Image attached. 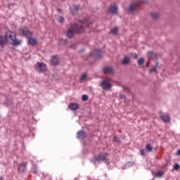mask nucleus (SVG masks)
<instances>
[{
    "label": "nucleus",
    "instance_id": "obj_1",
    "mask_svg": "<svg viewBox=\"0 0 180 180\" xmlns=\"http://www.w3.org/2000/svg\"><path fill=\"white\" fill-rule=\"evenodd\" d=\"M91 22L86 19L75 21L74 23L70 24V27L66 32V36L69 39H72L75 33H84L86 29L91 27Z\"/></svg>",
    "mask_w": 180,
    "mask_h": 180
},
{
    "label": "nucleus",
    "instance_id": "obj_2",
    "mask_svg": "<svg viewBox=\"0 0 180 180\" xmlns=\"http://www.w3.org/2000/svg\"><path fill=\"white\" fill-rule=\"evenodd\" d=\"M4 39L7 43L13 44V46H19L22 43V41L16 39V33L12 31H7Z\"/></svg>",
    "mask_w": 180,
    "mask_h": 180
},
{
    "label": "nucleus",
    "instance_id": "obj_3",
    "mask_svg": "<svg viewBox=\"0 0 180 180\" xmlns=\"http://www.w3.org/2000/svg\"><path fill=\"white\" fill-rule=\"evenodd\" d=\"M20 32L23 36L29 39V44L31 46H36V44H37V40H36V39H32V32L29 31V29L22 27L20 28Z\"/></svg>",
    "mask_w": 180,
    "mask_h": 180
},
{
    "label": "nucleus",
    "instance_id": "obj_4",
    "mask_svg": "<svg viewBox=\"0 0 180 180\" xmlns=\"http://www.w3.org/2000/svg\"><path fill=\"white\" fill-rule=\"evenodd\" d=\"M112 82L113 79H112V78L106 77L100 83V86H101L104 91H110L113 86V85H112Z\"/></svg>",
    "mask_w": 180,
    "mask_h": 180
},
{
    "label": "nucleus",
    "instance_id": "obj_5",
    "mask_svg": "<svg viewBox=\"0 0 180 180\" xmlns=\"http://www.w3.org/2000/svg\"><path fill=\"white\" fill-rule=\"evenodd\" d=\"M108 155H109L108 153H99L91 161L94 164H96V161H98V162H101V161H106V160L108 159Z\"/></svg>",
    "mask_w": 180,
    "mask_h": 180
},
{
    "label": "nucleus",
    "instance_id": "obj_6",
    "mask_svg": "<svg viewBox=\"0 0 180 180\" xmlns=\"http://www.w3.org/2000/svg\"><path fill=\"white\" fill-rule=\"evenodd\" d=\"M36 71L39 73L46 72L47 71V65L41 62H38L34 65Z\"/></svg>",
    "mask_w": 180,
    "mask_h": 180
},
{
    "label": "nucleus",
    "instance_id": "obj_7",
    "mask_svg": "<svg viewBox=\"0 0 180 180\" xmlns=\"http://www.w3.org/2000/svg\"><path fill=\"white\" fill-rule=\"evenodd\" d=\"M27 162H22L19 166H18V172H20V174H25V172H26V171H27Z\"/></svg>",
    "mask_w": 180,
    "mask_h": 180
},
{
    "label": "nucleus",
    "instance_id": "obj_8",
    "mask_svg": "<svg viewBox=\"0 0 180 180\" xmlns=\"http://www.w3.org/2000/svg\"><path fill=\"white\" fill-rule=\"evenodd\" d=\"M103 72L105 75H113L115 70L112 67H105L103 68Z\"/></svg>",
    "mask_w": 180,
    "mask_h": 180
},
{
    "label": "nucleus",
    "instance_id": "obj_9",
    "mask_svg": "<svg viewBox=\"0 0 180 180\" xmlns=\"http://www.w3.org/2000/svg\"><path fill=\"white\" fill-rule=\"evenodd\" d=\"M147 57L149 60H157V58H158L157 53L153 51H149L147 54Z\"/></svg>",
    "mask_w": 180,
    "mask_h": 180
},
{
    "label": "nucleus",
    "instance_id": "obj_10",
    "mask_svg": "<svg viewBox=\"0 0 180 180\" xmlns=\"http://www.w3.org/2000/svg\"><path fill=\"white\" fill-rule=\"evenodd\" d=\"M160 117L162 122H164L165 123H168L169 122V120H171V118L169 117V115L168 114H162Z\"/></svg>",
    "mask_w": 180,
    "mask_h": 180
},
{
    "label": "nucleus",
    "instance_id": "obj_11",
    "mask_svg": "<svg viewBox=\"0 0 180 180\" xmlns=\"http://www.w3.org/2000/svg\"><path fill=\"white\" fill-rule=\"evenodd\" d=\"M51 65H58L60 64V60L57 56H52L51 58Z\"/></svg>",
    "mask_w": 180,
    "mask_h": 180
},
{
    "label": "nucleus",
    "instance_id": "obj_12",
    "mask_svg": "<svg viewBox=\"0 0 180 180\" xmlns=\"http://www.w3.org/2000/svg\"><path fill=\"white\" fill-rule=\"evenodd\" d=\"M86 137V132L84 131H79L77 133V139H85Z\"/></svg>",
    "mask_w": 180,
    "mask_h": 180
},
{
    "label": "nucleus",
    "instance_id": "obj_13",
    "mask_svg": "<svg viewBox=\"0 0 180 180\" xmlns=\"http://www.w3.org/2000/svg\"><path fill=\"white\" fill-rule=\"evenodd\" d=\"M79 9V7L78 6H72L70 8V11L72 15H77V13H78Z\"/></svg>",
    "mask_w": 180,
    "mask_h": 180
},
{
    "label": "nucleus",
    "instance_id": "obj_14",
    "mask_svg": "<svg viewBox=\"0 0 180 180\" xmlns=\"http://www.w3.org/2000/svg\"><path fill=\"white\" fill-rule=\"evenodd\" d=\"M68 108L70 110H77V109H78V104L75 103H70Z\"/></svg>",
    "mask_w": 180,
    "mask_h": 180
},
{
    "label": "nucleus",
    "instance_id": "obj_15",
    "mask_svg": "<svg viewBox=\"0 0 180 180\" xmlns=\"http://www.w3.org/2000/svg\"><path fill=\"white\" fill-rule=\"evenodd\" d=\"M139 8V3H134L130 5L129 10L130 12H134V11H136V8Z\"/></svg>",
    "mask_w": 180,
    "mask_h": 180
},
{
    "label": "nucleus",
    "instance_id": "obj_16",
    "mask_svg": "<svg viewBox=\"0 0 180 180\" xmlns=\"http://www.w3.org/2000/svg\"><path fill=\"white\" fill-rule=\"evenodd\" d=\"M4 46H6V39L5 37L0 35V47H4Z\"/></svg>",
    "mask_w": 180,
    "mask_h": 180
},
{
    "label": "nucleus",
    "instance_id": "obj_17",
    "mask_svg": "<svg viewBox=\"0 0 180 180\" xmlns=\"http://www.w3.org/2000/svg\"><path fill=\"white\" fill-rule=\"evenodd\" d=\"M109 12L112 14L116 13V12H117V6L113 5L110 6L109 7Z\"/></svg>",
    "mask_w": 180,
    "mask_h": 180
},
{
    "label": "nucleus",
    "instance_id": "obj_18",
    "mask_svg": "<svg viewBox=\"0 0 180 180\" xmlns=\"http://www.w3.org/2000/svg\"><path fill=\"white\" fill-rule=\"evenodd\" d=\"M130 63V57L129 56H125L122 60V64L124 65H127Z\"/></svg>",
    "mask_w": 180,
    "mask_h": 180
},
{
    "label": "nucleus",
    "instance_id": "obj_19",
    "mask_svg": "<svg viewBox=\"0 0 180 180\" xmlns=\"http://www.w3.org/2000/svg\"><path fill=\"white\" fill-rule=\"evenodd\" d=\"M94 56L97 58H99V57H101V56H102V51H101L100 49H96L94 51Z\"/></svg>",
    "mask_w": 180,
    "mask_h": 180
},
{
    "label": "nucleus",
    "instance_id": "obj_20",
    "mask_svg": "<svg viewBox=\"0 0 180 180\" xmlns=\"http://www.w3.org/2000/svg\"><path fill=\"white\" fill-rule=\"evenodd\" d=\"M158 65H159L158 62H155V64L154 67H153V68L150 70L149 72H150V74H151V72H157V68H158Z\"/></svg>",
    "mask_w": 180,
    "mask_h": 180
},
{
    "label": "nucleus",
    "instance_id": "obj_21",
    "mask_svg": "<svg viewBox=\"0 0 180 180\" xmlns=\"http://www.w3.org/2000/svg\"><path fill=\"white\" fill-rule=\"evenodd\" d=\"M145 148L148 153H151V151H153V146L150 143H147L145 146Z\"/></svg>",
    "mask_w": 180,
    "mask_h": 180
},
{
    "label": "nucleus",
    "instance_id": "obj_22",
    "mask_svg": "<svg viewBox=\"0 0 180 180\" xmlns=\"http://www.w3.org/2000/svg\"><path fill=\"white\" fill-rule=\"evenodd\" d=\"M150 15L153 19H158V18L160 16V15L155 12L151 13Z\"/></svg>",
    "mask_w": 180,
    "mask_h": 180
},
{
    "label": "nucleus",
    "instance_id": "obj_23",
    "mask_svg": "<svg viewBox=\"0 0 180 180\" xmlns=\"http://www.w3.org/2000/svg\"><path fill=\"white\" fill-rule=\"evenodd\" d=\"M65 18H64V17L63 16H59L57 18V21L59 22V23H63V22H65Z\"/></svg>",
    "mask_w": 180,
    "mask_h": 180
},
{
    "label": "nucleus",
    "instance_id": "obj_24",
    "mask_svg": "<svg viewBox=\"0 0 180 180\" xmlns=\"http://www.w3.org/2000/svg\"><path fill=\"white\" fill-rule=\"evenodd\" d=\"M85 79H86V73L82 74L80 77V82H84V81H85Z\"/></svg>",
    "mask_w": 180,
    "mask_h": 180
},
{
    "label": "nucleus",
    "instance_id": "obj_25",
    "mask_svg": "<svg viewBox=\"0 0 180 180\" xmlns=\"http://www.w3.org/2000/svg\"><path fill=\"white\" fill-rule=\"evenodd\" d=\"M164 175V171H159L155 174V176H162Z\"/></svg>",
    "mask_w": 180,
    "mask_h": 180
},
{
    "label": "nucleus",
    "instance_id": "obj_26",
    "mask_svg": "<svg viewBox=\"0 0 180 180\" xmlns=\"http://www.w3.org/2000/svg\"><path fill=\"white\" fill-rule=\"evenodd\" d=\"M110 33H112V34H116V33H117V27H114L111 29Z\"/></svg>",
    "mask_w": 180,
    "mask_h": 180
},
{
    "label": "nucleus",
    "instance_id": "obj_27",
    "mask_svg": "<svg viewBox=\"0 0 180 180\" xmlns=\"http://www.w3.org/2000/svg\"><path fill=\"white\" fill-rule=\"evenodd\" d=\"M139 65H143L144 64V58H140L138 60Z\"/></svg>",
    "mask_w": 180,
    "mask_h": 180
},
{
    "label": "nucleus",
    "instance_id": "obj_28",
    "mask_svg": "<svg viewBox=\"0 0 180 180\" xmlns=\"http://www.w3.org/2000/svg\"><path fill=\"white\" fill-rule=\"evenodd\" d=\"M113 140L114 141H115V143H120V139H119V137L114 136H113Z\"/></svg>",
    "mask_w": 180,
    "mask_h": 180
},
{
    "label": "nucleus",
    "instance_id": "obj_29",
    "mask_svg": "<svg viewBox=\"0 0 180 180\" xmlns=\"http://www.w3.org/2000/svg\"><path fill=\"white\" fill-rule=\"evenodd\" d=\"M82 101H84V102L88 101V96L87 95H83L82 97Z\"/></svg>",
    "mask_w": 180,
    "mask_h": 180
},
{
    "label": "nucleus",
    "instance_id": "obj_30",
    "mask_svg": "<svg viewBox=\"0 0 180 180\" xmlns=\"http://www.w3.org/2000/svg\"><path fill=\"white\" fill-rule=\"evenodd\" d=\"M32 172H33V174H37V168L36 167H33L32 168Z\"/></svg>",
    "mask_w": 180,
    "mask_h": 180
},
{
    "label": "nucleus",
    "instance_id": "obj_31",
    "mask_svg": "<svg viewBox=\"0 0 180 180\" xmlns=\"http://www.w3.org/2000/svg\"><path fill=\"white\" fill-rule=\"evenodd\" d=\"M174 169H175L176 171H177V169H179V165L175 164L174 165Z\"/></svg>",
    "mask_w": 180,
    "mask_h": 180
},
{
    "label": "nucleus",
    "instance_id": "obj_32",
    "mask_svg": "<svg viewBox=\"0 0 180 180\" xmlns=\"http://www.w3.org/2000/svg\"><path fill=\"white\" fill-rule=\"evenodd\" d=\"M120 99H123L124 101H126V96H124V94H120Z\"/></svg>",
    "mask_w": 180,
    "mask_h": 180
},
{
    "label": "nucleus",
    "instance_id": "obj_33",
    "mask_svg": "<svg viewBox=\"0 0 180 180\" xmlns=\"http://www.w3.org/2000/svg\"><path fill=\"white\" fill-rule=\"evenodd\" d=\"M131 56L132 57V58H137V53H131Z\"/></svg>",
    "mask_w": 180,
    "mask_h": 180
},
{
    "label": "nucleus",
    "instance_id": "obj_34",
    "mask_svg": "<svg viewBox=\"0 0 180 180\" xmlns=\"http://www.w3.org/2000/svg\"><path fill=\"white\" fill-rule=\"evenodd\" d=\"M148 0H139L141 4H147Z\"/></svg>",
    "mask_w": 180,
    "mask_h": 180
},
{
    "label": "nucleus",
    "instance_id": "obj_35",
    "mask_svg": "<svg viewBox=\"0 0 180 180\" xmlns=\"http://www.w3.org/2000/svg\"><path fill=\"white\" fill-rule=\"evenodd\" d=\"M123 89H124V91H126V92H129V87L124 86Z\"/></svg>",
    "mask_w": 180,
    "mask_h": 180
},
{
    "label": "nucleus",
    "instance_id": "obj_36",
    "mask_svg": "<svg viewBox=\"0 0 180 180\" xmlns=\"http://www.w3.org/2000/svg\"><path fill=\"white\" fill-rule=\"evenodd\" d=\"M141 155H146L144 153V149L141 150Z\"/></svg>",
    "mask_w": 180,
    "mask_h": 180
},
{
    "label": "nucleus",
    "instance_id": "obj_37",
    "mask_svg": "<svg viewBox=\"0 0 180 180\" xmlns=\"http://www.w3.org/2000/svg\"><path fill=\"white\" fill-rule=\"evenodd\" d=\"M176 155H180V149H179L176 152Z\"/></svg>",
    "mask_w": 180,
    "mask_h": 180
},
{
    "label": "nucleus",
    "instance_id": "obj_38",
    "mask_svg": "<svg viewBox=\"0 0 180 180\" xmlns=\"http://www.w3.org/2000/svg\"><path fill=\"white\" fill-rule=\"evenodd\" d=\"M0 179H4V178H2V177H0Z\"/></svg>",
    "mask_w": 180,
    "mask_h": 180
}]
</instances>
